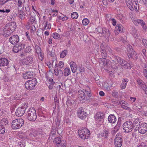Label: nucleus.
Here are the masks:
<instances>
[{"label": "nucleus", "mask_w": 147, "mask_h": 147, "mask_svg": "<svg viewBox=\"0 0 147 147\" xmlns=\"http://www.w3.org/2000/svg\"><path fill=\"white\" fill-rule=\"evenodd\" d=\"M110 134L109 130L108 129H105L103 130L102 131L100 134V135H101V137L104 138H107L109 136V135Z\"/></svg>", "instance_id": "nucleus-21"}, {"label": "nucleus", "mask_w": 147, "mask_h": 147, "mask_svg": "<svg viewBox=\"0 0 147 147\" xmlns=\"http://www.w3.org/2000/svg\"><path fill=\"white\" fill-rule=\"evenodd\" d=\"M117 18L121 23H125V18L122 14L117 15Z\"/></svg>", "instance_id": "nucleus-31"}, {"label": "nucleus", "mask_w": 147, "mask_h": 147, "mask_svg": "<svg viewBox=\"0 0 147 147\" xmlns=\"http://www.w3.org/2000/svg\"><path fill=\"white\" fill-rule=\"evenodd\" d=\"M27 106L26 105L22 106L21 107H18L16 111V115L18 117L22 116L24 113Z\"/></svg>", "instance_id": "nucleus-9"}, {"label": "nucleus", "mask_w": 147, "mask_h": 147, "mask_svg": "<svg viewBox=\"0 0 147 147\" xmlns=\"http://www.w3.org/2000/svg\"><path fill=\"white\" fill-rule=\"evenodd\" d=\"M133 3H134V4L135 5V9H137V7H138V0H131Z\"/></svg>", "instance_id": "nucleus-56"}, {"label": "nucleus", "mask_w": 147, "mask_h": 147, "mask_svg": "<svg viewBox=\"0 0 147 147\" xmlns=\"http://www.w3.org/2000/svg\"><path fill=\"white\" fill-rule=\"evenodd\" d=\"M146 144L144 142H142L138 147H146Z\"/></svg>", "instance_id": "nucleus-64"}, {"label": "nucleus", "mask_w": 147, "mask_h": 147, "mask_svg": "<svg viewBox=\"0 0 147 147\" xmlns=\"http://www.w3.org/2000/svg\"><path fill=\"white\" fill-rule=\"evenodd\" d=\"M35 49L37 53H39L42 52V51L40 48L39 46L36 45L35 46Z\"/></svg>", "instance_id": "nucleus-52"}, {"label": "nucleus", "mask_w": 147, "mask_h": 147, "mask_svg": "<svg viewBox=\"0 0 147 147\" xmlns=\"http://www.w3.org/2000/svg\"><path fill=\"white\" fill-rule=\"evenodd\" d=\"M123 142V140L121 138H115L114 144L116 147H121Z\"/></svg>", "instance_id": "nucleus-19"}, {"label": "nucleus", "mask_w": 147, "mask_h": 147, "mask_svg": "<svg viewBox=\"0 0 147 147\" xmlns=\"http://www.w3.org/2000/svg\"><path fill=\"white\" fill-rule=\"evenodd\" d=\"M78 133L80 137L84 140L88 139L90 134L89 130L86 128L79 129L78 130Z\"/></svg>", "instance_id": "nucleus-3"}, {"label": "nucleus", "mask_w": 147, "mask_h": 147, "mask_svg": "<svg viewBox=\"0 0 147 147\" xmlns=\"http://www.w3.org/2000/svg\"><path fill=\"white\" fill-rule=\"evenodd\" d=\"M53 62L51 61H47L46 63L47 65L48 66L49 68H53Z\"/></svg>", "instance_id": "nucleus-49"}, {"label": "nucleus", "mask_w": 147, "mask_h": 147, "mask_svg": "<svg viewBox=\"0 0 147 147\" xmlns=\"http://www.w3.org/2000/svg\"><path fill=\"white\" fill-rule=\"evenodd\" d=\"M24 123L23 120L22 119H16L13 121L11 124L12 128L16 129L20 128Z\"/></svg>", "instance_id": "nucleus-4"}, {"label": "nucleus", "mask_w": 147, "mask_h": 147, "mask_svg": "<svg viewBox=\"0 0 147 147\" xmlns=\"http://www.w3.org/2000/svg\"><path fill=\"white\" fill-rule=\"evenodd\" d=\"M104 114L102 112H98L94 115V119L96 121L99 122L104 119Z\"/></svg>", "instance_id": "nucleus-14"}, {"label": "nucleus", "mask_w": 147, "mask_h": 147, "mask_svg": "<svg viewBox=\"0 0 147 147\" xmlns=\"http://www.w3.org/2000/svg\"><path fill=\"white\" fill-rule=\"evenodd\" d=\"M121 121L118 120L117 125L114 127V129L118 131L121 125Z\"/></svg>", "instance_id": "nucleus-36"}, {"label": "nucleus", "mask_w": 147, "mask_h": 147, "mask_svg": "<svg viewBox=\"0 0 147 147\" xmlns=\"http://www.w3.org/2000/svg\"><path fill=\"white\" fill-rule=\"evenodd\" d=\"M137 81L140 87H141L142 88L146 86L145 83L143 81L140 79H138Z\"/></svg>", "instance_id": "nucleus-35"}, {"label": "nucleus", "mask_w": 147, "mask_h": 147, "mask_svg": "<svg viewBox=\"0 0 147 147\" xmlns=\"http://www.w3.org/2000/svg\"><path fill=\"white\" fill-rule=\"evenodd\" d=\"M132 123L133 126L134 125H136V126H138V125H140V124H141L140 122L139 121V119L138 118L134 119L133 123Z\"/></svg>", "instance_id": "nucleus-37"}, {"label": "nucleus", "mask_w": 147, "mask_h": 147, "mask_svg": "<svg viewBox=\"0 0 147 147\" xmlns=\"http://www.w3.org/2000/svg\"><path fill=\"white\" fill-rule=\"evenodd\" d=\"M53 142L58 145L59 144L61 143V138L60 137H58L55 138L53 141Z\"/></svg>", "instance_id": "nucleus-42"}, {"label": "nucleus", "mask_w": 147, "mask_h": 147, "mask_svg": "<svg viewBox=\"0 0 147 147\" xmlns=\"http://www.w3.org/2000/svg\"><path fill=\"white\" fill-rule=\"evenodd\" d=\"M116 29L117 30L119 31L122 32H123V26L120 24H118L115 27Z\"/></svg>", "instance_id": "nucleus-39"}, {"label": "nucleus", "mask_w": 147, "mask_h": 147, "mask_svg": "<svg viewBox=\"0 0 147 147\" xmlns=\"http://www.w3.org/2000/svg\"><path fill=\"white\" fill-rule=\"evenodd\" d=\"M8 121L7 118H4L2 119L0 121L1 125H2L4 126V125L7 124Z\"/></svg>", "instance_id": "nucleus-34"}, {"label": "nucleus", "mask_w": 147, "mask_h": 147, "mask_svg": "<svg viewBox=\"0 0 147 147\" xmlns=\"http://www.w3.org/2000/svg\"><path fill=\"white\" fill-rule=\"evenodd\" d=\"M100 49L102 58H106L107 55V51L103 44H101Z\"/></svg>", "instance_id": "nucleus-18"}, {"label": "nucleus", "mask_w": 147, "mask_h": 147, "mask_svg": "<svg viewBox=\"0 0 147 147\" xmlns=\"http://www.w3.org/2000/svg\"><path fill=\"white\" fill-rule=\"evenodd\" d=\"M54 71L55 74L57 76H59V75H61V74H63L62 71L60 69L59 70L58 68L57 67V66L56 65H55Z\"/></svg>", "instance_id": "nucleus-30"}, {"label": "nucleus", "mask_w": 147, "mask_h": 147, "mask_svg": "<svg viewBox=\"0 0 147 147\" xmlns=\"http://www.w3.org/2000/svg\"><path fill=\"white\" fill-rule=\"evenodd\" d=\"M138 129V132L140 133L141 134H145L147 131V123H143L140 124Z\"/></svg>", "instance_id": "nucleus-12"}, {"label": "nucleus", "mask_w": 147, "mask_h": 147, "mask_svg": "<svg viewBox=\"0 0 147 147\" xmlns=\"http://www.w3.org/2000/svg\"><path fill=\"white\" fill-rule=\"evenodd\" d=\"M16 27V25L15 22H12L7 24L3 29V35L5 37L8 36L14 31Z\"/></svg>", "instance_id": "nucleus-2"}, {"label": "nucleus", "mask_w": 147, "mask_h": 147, "mask_svg": "<svg viewBox=\"0 0 147 147\" xmlns=\"http://www.w3.org/2000/svg\"><path fill=\"white\" fill-rule=\"evenodd\" d=\"M102 28L101 27H99L96 28V29L95 32H94V33L96 32V33H99L100 35H101V32L102 31Z\"/></svg>", "instance_id": "nucleus-47"}, {"label": "nucleus", "mask_w": 147, "mask_h": 147, "mask_svg": "<svg viewBox=\"0 0 147 147\" xmlns=\"http://www.w3.org/2000/svg\"><path fill=\"white\" fill-rule=\"evenodd\" d=\"M129 81V80L126 78H125L122 80V83L120 85V88L122 89L125 88L127 86V83Z\"/></svg>", "instance_id": "nucleus-27"}, {"label": "nucleus", "mask_w": 147, "mask_h": 147, "mask_svg": "<svg viewBox=\"0 0 147 147\" xmlns=\"http://www.w3.org/2000/svg\"><path fill=\"white\" fill-rule=\"evenodd\" d=\"M126 4L128 8L131 11H133L134 10V8H135V5L134 4L131 0H126Z\"/></svg>", "instance_id": "nucleus-22"}, {"label": "nucleus", "mask_w": 147, "mask_h": 147, "mask_svg": "<svg viewBox=\"0 0 147 147\" xmlns=\"http://www.w3.org/2000/svg\"><path fill=\"white\" fill-rule=\"evenodd\" d=\"M53 38L55 39H58L60 38V35L58 33L55 32L53 34Z\"/></svg>", "instance_id": "nucleus-45"}, {"label": "nucleus", "mask_w": 147, "mask_h": 147, "mask_svg": "<svg viewBox=\"0 0 147 147\" xmlns=\"http://www.w3.org/2000/svg\"><path fill=\"white\" fill-rule=\"evenodd\" d=\"M32 73L28 71L26 72L23 74V77L24 79H28L31 78L33 77Z\"/></svg>", "instance_id": "nucleus-28"}, {"label": "nucleus", "mask_w": 147, "mask_h": 147, "mask_svg": "<svg viewBox=\"0 0 147 147\" xmlns=\"http://www.w3.org/2000/svg\"><path fill=\"white\" fill-rule=\"evenodd\" d=\"M10 11V10L9 9H0V12L5 13H8Z\"/></svg>", "instance_id": "nucleus-54"}, {"label": "nucleus", "mask_w": 147, "mask_h": 147, "mask_svg": "<svg viewBox=\"0 0 147 147\" xmlns=\"http://www.w3.org/2000/svg\"><path fill=\"white\" fill-rule=\"evenodd\" d=\"M86 95L84 92L80 90L78 92V98L80 100H84L85 98Z\"/></svg>", "instance_id": "nucleus-26"}, {"label": "nucleus", "mask_w": 147, "mask_h": 147, "mask_svg": "<svg viewBox=\"0 0 147 147\" xmlns=\"http://www.w3.org/2000/svg\"><path fill=\"white\" fill-rule=\"evenodd\" d=\"M8 61L5 58H0V67L7 66L8 64Z\"/></svg>", "instance_id": "nucleus-24"}, {"label": "nucleus", "mask_w": 147, "mask_h": 147, "mask_svg": "<svg viewBox=\"0 0 147 147\" xmlns=\"http://www.w3.org/2000/svg\"><path fill=\"white\" fill-rule=\"evenodd\" d=\"M55 65L57 66L58 68H59L60 69H62L64 66V63L63 61H59L58 63V64H56Z\"/></svg>", "instance_id": "nucleus-38"}, {"label": "nucleus", "mask_w": 147, "mask_h": 147, "mask_svg": "<svg viewBox=\"0 0 147 147\" xmlns=\"http://www.w3.org/2000/svg\"><path fill=\"white\" fill-rule=\"evenodd\" d=\"M44 26L42 30H43L50 29L51 28V25L50 23L48 24L47 21H45L43 23Z\"/></svg>", "instance_id": "nucleus-29"}, {"label": "nucleus", "mask_w": 147, "mask_h": 147, "mask_svg": "<svg viewBox=\"0 0 147 147\" xmlns=\"http://www.w3.org/2000/svg\"><path fill=\"white\" fill-rule=\"evenodd\" d=\"M87 96L88 97H91V92L90 88L89 87H87L86 90Z\"/></svg>", "instance_id": "nucleus-46"}, {"label": "nucleus", "mask_w": 147, "mask_h": 147, "mask_svg": "<svg viewBox=\"0 0 147 147\" xmlns=\"http://www.w3.org/2000/svg\"><path fill=\"white\" fill-rule=\"evenodd\" d=\"M132 20L133 23L136 26H137L139 24H140L144 30H146V29L147 27L146 24L142 20L134 18Z\"/></svg>", "instance_id": "nucleus-10"}, {"label": "nucleus", "mask_w": 147, "mask_h": 147, "mask_svg": "<svg viewBox=\"0 0 147 147\" xmlns=\"http://www.w3.org/2000/svg\"><path fill=\"white\" fill-rule=\"evenodd\" d=\"M29 136L32 137L31 138H30L27 136L25 134H22L20 136V138L22 140H31L38 141H39L42 137V135L41 134L39 133L36 130H34L29 134Z\"/></svg>", "instance_id": "nucleus-1"}, {"label": "nucleus", "mask_w": 147, "mask_h": 147, "mask_svg": "<svg viewBox=\"0 0 147 147\" xmlns=\"http://www.w3.org/2000/svg\"><path fill=\"white\" fill-rule=\"evenodd\" d=\"M106 58H100L98 60L100 66H101L102 67H103L104 68L107 67L109 65V60L106 59Z\"/></svg>", "instance_id": "nucleus-13"}, {"label": "nucleus", "mask_w": 147, "mask_h": 147, "mask_svg": "<svg viewBox=\"0 0 147 147\" xmlns=\"http://www.w3.org/2000/svg\"><path fill=\"white\" fill-rule=\"evenodd\" d=\"M9 42L13 45L17 43L19 41V37L17 35L11 36L9 39Z\"/></svg>", "instance_id": "nucleus-15"}, {"label": "nucleus", "mask_w": 147, "mask_h": 147, "mask_svg": "<svg viewBox=\"0 0 147 147\" xmlns=\"http://www.w3.org/2000/svg\"><path fill=\"white\" fill-rule=\"evenodd\" d=\"M142 72L143 75L147 79V69H146L145 67L143 69Z\"/></svg>", "instance_id": "nucleus-55"}, {"label": "nucleus", "mask_w": 147, "mask_h": 147, "mask_svg": "<svg viewBox=\"0 0 147 147\" xmlns=\"http://www.w3.org/2000/svg\"><path fill=\"white\" fill-rule=\"evenodd\" d=\"M23 3L21 0H18L17 5L19 7H24V6L23 5Z\"/></svg>", "instance_id": "nucleus-50"}, {"label": "nucleus", "mask_w": 147, "mask_h": 147, "mask_svg": "<svg viewBox=\"0 0 147 147\" xmlns=\"http://www.w3.org/2000/svg\"><path fill=\"white\" fill-rule=\"evenodd\" d=\"M5 131V128L4 126L0 125V134H2L4 133Z\"/></svg>", "instance_id": "nucleus-48"}, {"label": "nucleus", "mask_w": 147, "mask_h": 147, "mask_svg": "<svg viewBox=\"0 0 147 147\" xmlns=\"http://www.w3.org/2000/svg\"><path fill=\"white\" fill-rule=\"evenodd\" d=\"M105 47L106 48V51H107L109 52V53H111L112 52V50L111 49L110 47L108 46H107L106 47Z\"/></svg>", "instance_id": "nucleus-63"}, {"label": "nucleus", "mask_w": 147, "mask_h": 147, "mask_svg": "<svg viewBox=\"0 0 147 147\" xmlns=\"http://www.w3.org/2000/svg\"><path fill=\"white\" fill-rule=\"evenodd\" d=\"M77 114L79 117L82 119H85L87 115L86 113L81 108H80L78 109Z\"/></svg>", "instance_id": "nucleus-16"}, {"label": "nucleus", "mask_w": 147, "mask_h": 147, "mask_svg": "<svg viewBox=\"0 0 147 147\" xmlns=\"http://www.w3.org/2000/svg\"><path fill=\"white\" fill-rule=\"evenodd\" d=\"M56 129H55L52 128L50 134L49 138H51L55 136L56 133Z\"/></svg>", "instance_id": "nucleus-44"}, {"label": "nucleus", "mask_w": 147, "mask_h": 147, "mask_svg": "<svg viewBox=\"0 0 147 147\" xmlns=\"http://www.w3.org/2000/svg\"><path fill=\"white\" fill-rule=\"evenodd\" d=\"M111 16L110 15L107 14L106 16V18L108 21H110L111 20Z\"/></svg>", "instance_id": "nucleus-61"}, {"label": "nucleus", "mask_w": 147, "mask_h": 147, "mask_svg": "<svg viewBox=\"0 0 147 147\" xmlns=\"http://www.w3.org/2000/svg\"><path fill=\"white\" fill-rule=\"evenodd\" d=\"M24 46L25 45L24 44L17 45L13 47V51L15 53H17L22 49H23L24 48Z\"/></svg>", "instance_id": "nucleus-17"}, {"label": "nucleus", "mask_w": 147, "mask_h": 147, "mask_svg": "<svg viewBox=\"0 0 147 147\" xmlns=\"http://www.w3.org/2000/svg\"><path fill=\"white\" fill-rule=\"evenodd\" d=\"M115 59L117 61V62L121 66L126 69H130L131 68V66L130 64L125 60L118 56H114Z\"/></svg>", "instance_id": "nucleus-5"}, {"label": "nucleus", "mask_w": 147, "mask_h": 147, "mask_svg": "<svg viewBox=\"0 0 147 147\" xmlns=\"http://www.w3.org/2000/svg\"><path fill=\"white\" fill-rule=\"evenodd\" d=\"M22 62L26 65H29L32 63L33 58L31 56L28 57L23 59Z\"/></svg>", "instance_id": "nucleus-20"}, {"label": "nucleus", "mask_w": 147, "mask_h": 147, "mask_svg": "<svg viewBox=\"0 0 147 147\" xmlns=\"http://www.w3.org/2000/svg\"><path fill=\"white\" fill-rule=\"evenodd\" d=\"M102 31L101 32V35H100V36H106L108 32H109V34H110L109 30L106 28L105 27L102 28Z\"/></svg>", "instance_id": "nucleus-33"}, {"label": "nucleus", "mask_w": 147, "mask_h": 147, "mask_svg": "<svg viewBox=\"0 0 147 147\" xmlns=\"http://www.w3.org/2000/svg\"><path fill=\"white\" fill-rule=\"evenodd\" d=\"M69 64L72 71L74 73H75L77 69V65L76 63L73 61H71L69 63Z\"/></svg>", "instance_id": "nucleus-25"}, {"label": "nucleus", "mask_w": 147, "mask_h": 147, "mask_svg": "<svg viewBox=\"0 0 147 147\" xmlns=\"http://www.w3.org/2000/svg\"><path fill=\"white\" fill-rule=\"evenodd\" d=\"M29 32H27L25 33V35L26 36L27 39L30 41H31V39L30 38V35L29 34Z\"/></svg>", "instance_id": "nucleus-62"}, {"label": "nucleus", "mask_w": 147, "mask_h": 147, "mask_svg": "<svg viewBox=\"0 0 147 147\" xmlns=\"http://www.w3.org/2000/svg\"><path fill=\"white\" fill-rule=\"evenodd\" d=\"M89 20L87 18H84L82 21V23L84 25H87L89 23Z\"/></svg>", "instance_id": "nucleus-51"}, {"label": "nucleus", "mask_w": 147, "mask_h": 147, "mask_svg": "<svg viewBox=\"0 0 147 147\" xmlns=\"http://www.w3.org/2000/svg\"><path fill=\"white\" fill-rule=\"evenodd\" d=\"M78 14L76 12H73L71 14V17L72 19H77L78 18Z\"/></svg>", "instance_id": "nucleus-43"}, {"label": "nucleus", "mask_w": 147, "mask_h": 147, "mask_svg": "<svg viewBox=\"0 0 147 147\" xmlns=\"http://www.w3.org/2000/svg\"><path fill=\"white\" fill-rule=\"evenodd\" d=\"M10 0H0V5H2Z\"/></svg>", "instance_id": "nucleus-60"}, {"label": "nucleus", "mask_w": 147, "mask_h": 147, "mask_svg": "<svg viewBox=\"0 0 147 147\" xmlns=\"http://www.w3.org/2000/svg\"><path fill=\"white\" fill-rule=\"evenodd\" d=\"M37 81L35 78H34L31 80L26 82L25 84V88L31 90L37 84Z\"/></svg>", "instance_id": "nucleus-8"}, {"label": "nucleus", "mask_w": 147, "mask_h": 147, "mask_svg": "<svg viewBox=\"0 0 147 147\" xmlns=\"http://www.w3.org/2000/svg\"><path fill=\"white\" fill-rule=\"evenodd\" d=\"M66 134L69 136V135L71 134V132H72L71 128L70 127H67L66 128Z\"/></svg>", "instance_id": "nucleus-53"}, {"label": "nucleus", "mask_w": 147, "mask_h": 147, "mask_svg": "<svg viewBox=\"0 0 147 147\" xmlns=\"http://www.w3.org/2000/svg\"><path fill=\"white\" fill-rule=\"evenodd\" d=\"M51 47H47V53L50 56H52V53L51 51Z\"/></svg>", "instance_id": "nucleus-57"}, {"label": "nucleus", "mask_w": 147, "mask_h": 147, "mask_svg": "<svg viewBox=\"0 0 147 147\" xmlns=\"http://www.w3.org/2000/svg\"><path fill=\"white\" fill-rule=\"evenodd\" d=\"M22 141L24 140H22ZM26 141V140H25ZM25 142H26L25 141H20L19 142L18 144V147H25L26 146V144H25Z\"/></svg>", "instance_id": "nucleus-41"}, {"label": "nucleus", "mask_w": 147, "mask_h": 147, "mask_svg": "<svg viewBox=\"0 0 147 147\" xmlns=\"http://www.w3.org/2000/svg\"><path fill=\"white\" fill-rule=\"evenodd\" d=\"M128 105V104L127 103H125V104H122V105H121V107L125 109H127L128 108H129L127 107Z\"/></svg>", "instance_id": "nucleus-59"}, {"label": "nucleus", "mask_w": 147, "mask_h": 147, "mask_svg": "<svg viewBox=\"0 0 147 147\" xmlns=\"http://www.w3.org/2000/svg\"><path fill=\"white\" fill-rule=\"evenodd\" d=\"M67 53V50H64L62 51L60 55V58H63L66 55Z\"/></svg>", "instance_id": "nucleus-40"}, {"label": "nucleus", "mask_w": 147, "mask_h": 147, "mask_svg": "<svg viewBox=\"0 0 147 147\" xmlns=\"http://www.w3.org/2000/svg\"><path fill=\"white\" fill-rule=\"evenodd\" d=\"M123 127L124 132L126 133L131 132L133 127V123L131 121H127L123 125Z\"/></svg>", "instance_id": "nucleus-7"}, {"label": "nucleus", "mask_w": 147, "mask_h": 147, "mask_svg": "<svg viewBox=\"0 0 147 147\" xmlns=\"http://www.w3.org/2000/svg\"><path fill=\"white\" fill-rule=\"evenodd\" d=\"M37 54L39 59L42 61L44 57L43 54L42 53V52Z\"/></svg>", "instance_id": "nucleus-58"}, {"label": "nucleus", "mask_w": 147, "mask_h": 147, "mask_svg": "<svg viewBox=\"0 0 147 147\" xmlns=\"http://www.w3.org/2000/svg\"><path fill=\"white\" fill-rule=\"evenodd\" d=\"M71 73L70 69L69 67L65 68L63 71V74L65 76H67L69 75Z\"/></svg>", "instance_id": "nucleus-32"}, {"label": "nucleus", "mask_w": 147, "mask_h": 147, "mask_svg": "<svg viewBox=\"0 0 147 147\" xmlns=\"http://www.w3.org/2000/svg\"><path fill=\"white\" fill-rule=\"evenodd\" d=\"M27 116L29 120L33 121H35L37 118L35 110L33 108L29 109L28 111Z\"/></svg>", "instance_id": "nucleus-6"}, {"label": "nucleus", "mask_w": 147, "mask_h": 147, "mask_svg": "<svg viewBox=\"0 0 147 147\" xmlns=\"http://www.w3.org/2000/svg\"><path fill=\"white\" fill-rule=\"evenodd\" d=\"M108 120L110 123L112 124L115 123L117 121L116 117L113 114H110L109 116Z\"/></svg>", "instance_id": "nucleus-23"}, {"label": "nucleus", "mask_w": 147, "mask_h": 147, "mask_svg": "<svg viewBox=\"0 0 147 147\" xmlns=\"http://www.w3.org/2000/svg\"><path fill=\"white\" fill-rule=\"evenodd\" d=\"M127 55L129 58H131L134 55L136 56V53L131 45L129 44L127 46Z\"/></svg>", "instance_id": "nucleus-11"}]
</instances>
